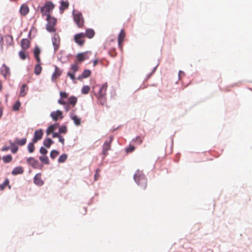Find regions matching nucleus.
I'll return each instance as SVG.
<instances>
[{"label": "nucleus", "mask_w": 252, "mask_h": 252, "mask_svg": "<svg viewBox=\"0 0 252 252\" xmlns=\"http://www.w3.org/2000/svg\"><path fill=\"white\" fill-rule=\"evenodd\" d=\"M134 180L138 186L143 189L145 190L147 186V180L143 172L138 170L134 175Z\"/></svg>", "instance_id": "obj_1"}, {"label": "nucleus", "mask_w": 252, "mask_h": 252, "mask_svg": "<svg viewBox=\"0 0 252 252\" xmlns=\"http://www.w3.org/2000/svg\"><path fill=\"white\" fill-rule=\"evenodd\" d=\"M107 83H104L100 86L98 93L96 94V96L99 101V102L102 105H105L106 103V91L107 89Z\"/></svg>", "instance_id": "obj_2"}, {"label": "nucleus", "mask_w": 252, "mask_h": 252, "mask_svg": "<svg viewBox=\"0 0 252 252\" xmlns=\"http://www.w3.org/2000/svg\"><path fill=\"white\" fill-rule=\"evenodd\" d=\"M55 5L51 1H47L44 5L41 7V12L42 15L50 16V13L54 8Z\"/></svg>", "instance_id": "obj_3"}, {"label": "nucleus", "mask_w": 252, "mask_h": 252, "mask_svg": "<svg viewBox=\"0 0 252 252\" xmlns=\"http://www.w3.org/2000/svg\"><path fill=\"white\" fill-rule=\"evenodd\" d=\"M74 21L78 27L83 28L84 24V20L82 14L80 12H74L73 13Z\"/></svg>", "instance_id": "obj_4"}, {"label": "nucleus", "mask_w": 252, "mask_h": 252, "mask_svg": "<svg viewBox=\"0 0 252 252\" xmlns=\"http://www.w3.org/2000/svg\"><path fill=\"white\" fill-rule=\"evenodd\" d=\"M47 21L46 29L47 31L49 32H55V26L57 22L56 19L51 16H48L47 17Z\"/></svg>", "instance_id": "obj_5"}, {"label": "nucleus", "mask_w": 252, "mask_h": 252, "mask_svg": "<svg viewBox=\"0 0 252 252\" xmlns=\"http://www.w3.org/2000/svg\"><path fill=\"white\" fill-rule=\"evenodd\" d=\"M52 42L54 46V53H56L60 47L61 39L57 33H55L52 38Z\"/></svg>", "instance_id": "obj_6"}, {"label": "nucleus", "mask_w": 252, "mask_h": 252, "mask_svg": "<svg viewBox=\"0 0 252 252\" xmlns=\"http://www.w3.org/2000/svg\"><path fill=\"white\" fill-rule=\"evenodd\" d=\"M85 34L83 32L76 34L74 35L75 42L79 46H82L85 42Z\"/></svg>", "instance_id": "obj_7"}, {"label": "nucleus", "mask_w": 252, "mask_h": 252, "mask_svg": "<svg viewBox=\"0 0 252 252\" xmlns=\"http://www.w3.org/2000/svg\"><path fill=\"white\" fill-rule=\"evenodd\" d=\"M50 116L54 121H57L59 119H62L63 118V112L60 110H57L56 111L52 112Z\"/></svg>", "instance_id": "obj_8"}, {"label": "nucleus", "mask_w": 252, "mask_h": 252, "mask_svg": "<svg viewBox=\"0 0 252 252\" xmlns=\"http://www.w3.org/2000/svg\"><path fill=\"white\" fill-rule=\"evenodd\" d=\"M43 135V131L41 129L35 130L34 133L32 141L33 143H36L38 140L42 139Z\"/></svg>", "instance_id": "obj_9"}, {"label": "nucleus", "mask_w": 252, "mask_h": 252, "mask_svg": "<svg viewBox=\"0 0 252 252\" xmlns=\"http://www.w3.org/2000/svg\"><path fill=\"white\" fill-rule=\"evenodd\" d=\"M113 140L112 137H110V140L108 142L106 141L104 143L103 146L102 154L104 156L107 155V151L110 149L111 143Z\"/></svg>", "instance_id": "obj_10"}, {"label": "nucleus", "mask_w": 252, "mask_h": 252, "mask_svg": "<svg viewBox=\"0 0 252 252\" xmlns=\"http://www.w3.org/2000/svg\"><path fill=\"white\" fill-rule=\"evenodd\" d=\"M70 118L73 121L74 124L76 126H79L81 125V119L79 118L74 113V111H72L69 115Z\"/></svg>", "instance_id": "obj_11"}, {"label": "nucleus", "mask_w": 252, "mask_h": 252, "mask_svg": "<svg viewBox=\"0 0 252 252\" xmlns=\"http://www.w3.org/2000/svg\"><path fill=\"white\" fill-rule=\"evenodd\" d=\"M126 36V33L124 30H121L118 36V45L120 48L122 50L123 48V42Z\"/></svg>", "instance_id": "obj_12"}, {"label": "nucleus", "mask_w": 252, "mask_h": 252, "mask_svg": "<svg viewBox=\"0 0 252 252\" xmlns=\"http://www.w3.org/2000/svg\"><path fill=\"white\" fill-rule=\"evenodd\" d=\"M62 73V70L57 66H55V71L52 75V81H55Z\"/></svg>", "instance_id": "obj_13"}, {"label": "nucleus", "mask_w": 252, "mask_h": 252, "mask_svg": "<svg viewBox=\"0 0 252 252\" xmlns=\"http://www.w3.org/2000/svg\"><path fill=\"white\" fill-rule=\"evenodd\" d=\"M27 163L34 168H37L38 166V161L34 158L30 157L27 159Z\"/></svg>", "instance_id": "obj_14"}, {"label": "nucleus", "mask_w": 252, "mask_h": 252, "mask_svg": "<svg viewBox=\"0 0 252 252\" xmlns=\"http://www.w3.org/2000/svg\"><path fill=\"white\" fill-rule=\"evenodd\" d=\"M1 72L2 75L4 77V78H6L7 77H9L10 75V68L6 66L5 64H3L1 68Z\"/></svg>", "instance_id": "obj_15"}, {"label": "nucleus", "mask_w": 252, "mask_h": 252, "mask_svg": "<svg viewBox=\"0 0 252 252\" xmlns=\"http://www.w3.org/2000/svg\"><path fill=\"white\" fill-rule=\"evenodd\" d=\"M41 175L40 173L37 174L35 175L33 179L34 183L39 186L43 185L44 184L43 181L41 179Z\"/></svg>", "instance_id": "obj_16"}, {"label": "nucleus", "mask_w": 252, "mask_h": 252, "mask_svg": "<svg viewBox=\"0 0 252 252\" xmlns=\"http://www.w3.org/2000/svg\"><path fill=\"white\" fill-rule=\"evenodd\" d=\"M30 11L28 6L26 4H23L20 9V13L22 16H26Z\"/></svg>", "instance_id": "obj_17"}, {"label": "nucleus", "mask_w": 252, "mask_h": 252, "mask_svg": "<svg viewBox=\"0 0 252 252\" xmlns=\"http://www.w3.org/2000/svg\"><path fill=\"white\" fill-rule=\"evenodd\" d=\"M76 57L79 62H82L84 60L89 59L87 52L79 53L77 55Z\"/></svg>", "instance_id": "obj_18"}, {"label": "nucleus", "mask_w": 252, "mask_h": 252, "mask_svg": "<svg viewBox=\"0 0 252 252\" xmlns=\"http://www.w3.org/2000/svg\"><path fill=\"white\" fill-rule=\"evenodd\" d=\"M21 45L24 50L28 49L30 47V41L28 39H23L21 41Z\"/></svg>", "instance_id": "obj_19"}, {"label": "nucleus", "mask_w": 252, "mask_h": 252, "mask_svg": "<svg viewBox=\"0 0 252 252\" xmlns=\"http://www.w3.org/2000/svg\"><path fill=\"white\" fill-rule=\"evenodd\" d=\"M34 56L37 62V63H39L41 62L40 58L39 57V55L40 54V50L39 47H36L34 49L33 51Z\"/></svg>", "instance_id": "obj_20"}, {"label": "nucleus", "mask_w": 252, "mask_h": 252, "mask_svg": "<svg viewBox=\"0 0 252 252\" xmlns=\"http://www.w3.org/2000/svg\"><path fill=\"white\" fill-rule=\"evenodd\" d=\"M24 172V169L21 166H18L14 168L12 171V174L16 175L18 174H22Z\"/></svg>", "instance_id": "obj_21"}, {"label": "nucleus", "mask_w": 252, "mask_h": 252, "mask_svg": "<svg viewBox=\"0 0 252 252\" xmlns=\"http://www.w3.org/2000/svg\"><path fill=\"white\" fill-rule=\"evenodd\" d=\"M84 34H85V37H87L88 38H92L94 36L95 32L93 29H87L86 31V32H85V33H84Z\"/></svg>", "instance_id": "obj_22"}, {"label": "nucleus", "mask_w": 252, "mask_h": 252, "mask_svg": "<svg viewBox=\"0 0 252 252\" xmlns=\"http://www.w3.org/2000/svg\"><path fill=\"white\" fill-rule=\"evenodd\" d=\"M58 126L59 125L58 124L50 126L46 130L47 134L49 135L51 133H53Z\"/></svg>", "instance_id": "obj_23"}, {"label": "nucleus", "mask_w": 252, "mask_h": 252, "mask_svg": "<svg viewBox=\"0 0 252 252\" xmlns=\"http://www.w3.org/2000/svg\"><path fill=\"white\" fill-rule=\"evenodd\" d=\"M42 71V67L41 66V63H38L37 64L35 65L34 67V73L35 74L38 75H39Z\"/></svg>", "instance_id": "obj_24"}, {"label": "nucleus", "mask_w": 252, "mask_h": 252, "mask_svg": "<svg viewBox=\"0 0 252 252\" xmlns=\"http://www.w3.org/2000/svg\"><path fill=\"white\" fill-rule=\"evenodd\" d=\"M69 6V3L67 1L62 0L61 1V5L60 9L61 11H63L65 9H67Z\"/></svg>", "instance_id": "obj_25"}, {"label": "nucleus", "mask_w": 252, "mask_h": 252, "mask_svg": "<svg viewBox=\"0 0 252 252\" xmlns=\"http://www.w3.org/2000/svg\"><path fill=\"white\" fill-rule=\"evenodd\" d=\"M27 139L26 138L22 139L17 138L15 140V143L21 146L25 145Z\"/></svg>", "instance_id": "obj_26"}, {"label": "nucleus", "mask_w": 252, "mask_h": 252, "mask_svg": "<svg viewBox=\"0 0 252 252\" xmlns=\"http://www.w3.org/2000/svg\"><path fill=\"white\" fill-rule=\"evenodd\" d=\"M91 71L90 70L86 69L84 71L81 76L78 77V79H80L81 78H86L89 77L91 75Z\"/></svg>", "instance_id": "obj_27"}, {"label": "nucleus", "mask_w": 252, "mask_h": 252, "mask_svg": "<svg viewBox=\"0 0 252 252\" xmlns=\"http://www.w3.org/2000/svg\"><path fill=\"white\" fill-rule=\"evenodd\" d=\"M26 89H28V87L26 84H23L21 89L20 91V95L21 96H25V95L27 94V92H26Z\"/></svg>", "instance_id": "obj_28"}, {"label": "nucleus", "mask_w": 252, "mask_h": 252, "mask_svg": "<svg viewBox=\"0 0 252 252\" xmlns=\"http://www.w3.org/2000/svg\"><path fill=\"white\" fill-rule=\"evenodd\" d=\"M53 143V141L51 139L49 138L45 139L43 141V145L46 148H50V146Z\"/></svg>", "instance_id": "obj_29"}, {"label": "nucleus", "mask_w": 252, "mask_h": 252, "mask_svg": "<svg viewBox=\"0 0 252 252\" xmlns=\"http://www.w3.org/2000/svg\"><path fill=\"white\" fill-rule=\"evenodd\" d=\"M40 160L43 163L45 164H49V159L47 156L45 155H43L42 156H41L39 157Z\"/></svg>", "instance_id": "obj_30"}, {"label": "nucleus", "mask_w": 252, "mask_h": 252, "mask_svg": "<svg viewBox=\"0 0 252 252\" xmlns=\"http://www.w3.org/2000/svg\"><path fill=\"white\" fill-rule=\"evenodd\" d=\"M67 158V155L66 154H62L60 156V157L58 158V162L59 163H63L64 162Z\"/></svg>", "instance_id": "obj_31"}, {"label": "nucleus", "mask_w": 252, "mask_h": 252, "mask_svg": "<svg viewBox=\"0 0 252 252\" xmlns=\"http://www.w3.org/2000/svg\"><path fill=\"white\" fill-rule=\"evenodd\" d=\"M68 102L69 104L74 106L77 102V98L75 96H71L68 98Z\"/></svg>", "instance_id": "obj_32"}, {"label": "nucleus", "mask_w": 252, "mask_h": 252, "mask_svg": "<svg viewBox=\"0 0 252 252\" xmlns=\"http://www.w3.org/2000/svg\"><path fill=\"white\" fill-rule=\"evenodd\" d=\"M2 159L5 163H9L11 161L12 157L11 155H8L3 157Z\"/></svg>", "instance_id": "obj_33"}, {"label": "nucleus", "mask_w": 252, "mask_h": 252, "mask_svg": "<svg viewBox=\"0 0 252 252\" xmlns=\"http://www.w3.org/2000/svg\"><path fill=\"white\" fill-rule=\"evenodd\" d=\"M34 143H33L32 142L29 143V144L28 145V151L30 153H33L34 152V151L35 147H34Z\"/></svg>", "instance_id": "obj_34"}, {"label": "nucleus", "mask_w": 252, "mask_h": 252, "mask_svg": "<svg viewBox=\"0 0 252 252\" xmlns=\"http://www.w3.org/2000/svg\"><path fill=\"white\" fill-rule=\"evenodd\" d=\"M59 155V152L55 150H52L50 153V157L53 159H55Z\"/></svg>", "instance_id": "obj_35"}, {"label": "nucleus", "mask_w": 252, "mask_h": 252, "mask_svg": "<svg viewBox=\"0 0 252 252\" xmlns=\"http://www.w3.org/2000/svg\"><path fill=\"white\" fill-rule=\"evenodd\" d=\"M20 106H21V102H20V101L17 100L13 106V107H12L13 110L15 111L19 110Z\"/></svg>", "instance_id": "obj_36"}, {"label": "nucleus", "mask_w": 252, "mask_h": 252, "mask_svg": "<svg viewBox=\"0 0 252 252\" xmlns=\"http://www.w3.org/2000/svg\"><path fill=\"white\" fill-rule=\"evenodd\" d=\"M19 55L22 60H25L27 56V53L24 50H22L19 52Z\"/></svg>", "instance_id": "obj_37"}, {"label": "nucleus", "mask_w": 252, "mask_h": 252, "mask_svg": "<svg viewBox=\"0 0 252 252\" xmlns=\"http://www.w3.org/2000/svg\"><path fill=\"white\" fill-rule=\"evenodd\" d=\"M90 90V88L89 86H84L81 90L82 93L83 94H87Z\"/></svg>", "instance_id": "obj_38"}, {"label": "nucleus", "mask_w": 252, "mask_h": 252, "mask_svg": "<svg viewBox=\"0 0 252 252\" xmlns=\"http://www.w3.org/2000/svg\"><path fill=\"white\" fill-rule=\"evenodd\" d=\"M11 152L13 154H15L18 150V148L15 146V143H11Z\"/></svg>", "instance_id": "obj_39"}, {"label": "nucleus", "mask_w": 252, "mask_h": 252, "mask_svg": "<svg viewBox=\"0 0 252 252\" xmlns=\"http://www.w3.org/2000/svg\"><path fill=\"white\" fill-rule=\"evenodd\" d=\"M9 184V180L6 179L4 182L0 185V190H2L7 186Z\"/></svg>", "instance_id": "obj_40"}, {"label": "nucleus", "mask_w": 252, "mask_h": 252, "mask_svg": "<svg viewBox=\"0 0 252 252\" xmlns=\"http://www.w3.org/2000/svg\"><path fill=\"white\" fill-rule=\"evenodd\" d=\"M79 66L77 65V63H75L72 64L71 66V69L73 72L75 73L78 70Z\"/></svg>", "instance_id": "obj_41"}, {"label": "nucleus", "mask_w": 252, "mask_h": 252, "mask_svg": "<svg viewBox=\"0 0 252 252\" xmlns=\"http://www.w3.org/2000/svg\"><path fill=\"white\" fill-rule=\"evenodd\" d=\"M67 131V128L66 126H62L59 130L60 133H65Z\"/></svg>", "instance_id": "obj_42"}, {"label": "nucleus", "mask_w": 252, "mask_h": 252, "mask_svg": "<svg viewBox=\"0 0 252 252\" xmlns=\"http://www.w3.org/2000/svg\"><path fill=\"white\" fill-rule=\"evenodd\" d=\"M143 141V138L140 136H137L134 140L135 143L137 144H141Z\"/></svg>", "instance_id": "obj_43"}, {"label": "nucleus", "mask_w": 252, "mask_h": 252, "mask_svg": "<svg viewBox=\"0 0 252 252\" xmlns=\"http://www.w3.org/2000/svg\"><path fill=\"white\" fill-rule=\"evenodd\" d=\"M75 73L74 72H68L67 73V76H69V77L70 78V79L71 80H72L73 81H74L75 80Z\"/></svg>", "instance_id": "obj_44"}, {"label": "nucleus", "mask_w": 252, "mask_h": 252, "mask_svg": "<svg viewBox=\"0 0 252 252\" xmlns=\"http://www.w3.org/2000/svg\"><path fill=\"white\" fill-rule=\"evenodd\" d=\"M39 152L40 153L42 154L43 155H46V154L48 152L47 150L43 147L40 148Z\"/></svg>", "instance_id": "obj_45"}, {"label": "nucleus", "mask_w": 252, "mask_h": 252, "mask_svg": "<svg viewBox=\"0 0 252 252\" xmlns=\"http://www.w3.org/2000/svg\"><path fill=\"white\" fill-rule=\"evenodd\" d=\"M100 172V170L99 169H97L96 170L95 174L94 176V180H97L100 176V175L99 174Z\"/></svg>", "instance_id": "obj_46"}, {"label": "nucleus", "mask_w": 252, "mask_h": 252, "mask_svg": "<svg viewBox=\"0 0 252 252\" xmlns=\"http://www.w3.org/2000/svg\"><path fill=\"white\" fill-rule=\"evenodd\" d=\"M135 149V147L133 146L130 145L126 149V151L127 153L129 152H133Z\"/></svg>", "instance_id": "obj_47"}, {"label": "nucleus", "mask_w": 252, "mask_h": 252, "mask_svg": "<svg viewBox=\"0 0 252 252\" xmlns=\"http://www.w3.org/2000/svg\"><path fill=\"white\" fill-rule=\"evenodd\" d=\"M60 96L63 98H65L67 97L68 94L65 92H61L60 93Z\"/></svg>", "instance_id": "obj_48"}, {"label": "nucleus", "mask_w": 252, "mask_h": 252, "mask_svg": "<svg viewBox=\"0 0 252 252\" xmlns=\"http://www.w3.org/2000/svg\"><path fill=\"white\" fill-rule=\"evenodd\" d=\"M61 135H60L59 132H53L52 133V136L53 138L58 137L59 138Z\"/></svg>", "instance_id": "obj_49"}, {"label": "nucleus", "mask_w": 252, "mask_h": 252, "mask_svg": "<svg viewBox=\"0 0 252 252\" xmlns=\"http://www.w3.org/2000/svg\"><path fill=\"white\" fill-rule=\"evenodd\" d=\"M58 138L59 139V141L63 144L64 142V139L61 136H60Z\"/></svg>", "instance_id": "obj_50"}, {"label": "nucleus", "mask_w": 252, "mask_h": 252, "mask_svg": "<svg viewBox=\"0 0 252 252\" xmlns=\"http://www.w3.org/2000/svg\"><path fill=\"white\" fill-rule=\"evenodd\" d=\"M58 102H59V103H60V104H62V105H65L66 104L65 101H64V100H63L62 99H59L58 100Z\"/></svg>", "instance_id": "obj_51"}, {"label": "nucleus", "mask_w": 252, "mask_h": 252, "mask_svg": "<svg viewBox=\"0 0 252 252\" xmlns=\"http://www.w3.org/2000/svg\"><path fill=\"white\" fill-rule=\"evenodd\" d=\"M64 108H65V110L66 112L68 111L70 109V107H69V106L68 105H66L65 107H64Z\"/></svg>", "instance_id": "obj_52"}, {"label": "nucleus", "mask_w": 252, "mask_h": 252, "mask_svg": "<svg viewBox=\"0 0 252 252\" xmlns=\"http://www.w3.org/2000/svg\"><path fill=\"white\" fill-rule=\"evenodd\" d=\"M9 149V147H4L2 149V151H6Z\"/></svg>", "instance_id": "obj_53"}, {"label": "nucleus", "mask_w": 252, "mask_h": 252, "mask_svg": "<svg viewBox=\"0 0 252 252\" xmlns=\"http://www.w3.org/2000/svg\"><path fill=\"white\" fill-rule=\"evenodd\" d=\"M181 74H184V72H183L182 71H179V78H180Z\"/></svg>", "instance_id": "obj_54"}, {"label": "nucleus", "mask_w": 252, "mask_h": 252, "mask_svg": "<svg viewBox=\"0 0 252 252\" xmlns=\"http://www.w3.org/2000/svg\"><path fill=\"white\" fill-rule=\"evenodd\" d=\"M97 62H98L97 60H94V63H94V66H95L96 65V64L97 63Z\"/></svg>", "instance_id": "obj_55"}]
</instances>
